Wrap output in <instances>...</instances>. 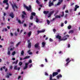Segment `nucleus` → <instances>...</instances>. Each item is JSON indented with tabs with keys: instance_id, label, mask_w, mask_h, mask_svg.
Returning <instances> with one entry per match:
<instances>
[{
	"instance_id": "nucleus-21",
	"label": "nucleus",
	"mask_w": 80,
	"mask_h": 80,
	"mask_svg": "<svg viewBox=\"0 0 80 80\" xmlns=\"http://www.w3.org/2000/svg\"><path fill=\"white\" fill-rule=\"evenodd\" d=\"M31 14L32 16H35L36 13H35V12H32L31 13Z\"/></svg>"
},
{
	"instance_id": "nucleus-33",
	"label": "nucleus",
	"mask_w": 80,
	"mask_h": 80,
	"mask_svg": "<svg viewBox=\"0 0 80 80\" xmlns=\"http://www.w3.org/2000/svg\"><path fill=\"white\" fill-rule=\"evenodd\" d=\"M75 7L76 8H79V6H78V5H76L75 6Z\"/></svg>"
},
{
	"instance_id": "nucleus-23",
	"label": "nucleus",
	"mask_w": 80,
	"mask_h": 80,
	"mask_svg": "<svg viewBox=\"0 0 80 80\" xmlns=\"http://www.w3.org/2000/svg\"><path fill=\"white\" fill-rule=\"evenodd\" d=\"M47 23L48 25H49L50 23V21L48 20H47Z\"/></svg>"
},
{
	"instance_id": "nucleus-12",
	"label": "nucleus",
	"mask_w": 80,
	"mask_h": 80,
	"mask_svg": "<svg viewBox=\"0 0 80 80\" xmlns=\"http://www.w3.org/2000/svg\"><path fill=\"white\" fill-rule=\"evenodd\" d=\"M31 35H32V32L30 31L28 34V37H30V36H31Z\"/></svg>"
},
{
	"instance_id": "nucleus-42",
	"label": "nucleus",
	"mask_w": 80,
	"mask_h": 80,
	"mask_svg": "<svg viewBox=\"0 0 80 80\" xmlns=\"http://www.w3.org/2000/svg\"><path fill=\"white\" fill-rule=\"evenodd\" d=\"M28 63H25V66L27 67H28Z\"/></svg>"
},
{
	"instance_id": "nucleus-54",
	"label": "nucleus",
	"mask_w": 80,
	"mask_h": 80,
	"mask_svg": "<svg viewBox=\"0 0 80 80\" xmlns=\"http://www.w3.org/2000/svg\"><path fill=\"white\" fill-rule=\"evenodd\" d=\"M9 7V6H7V7H6L5 8L6 10H7L8 9V8Z\"/></svg>"
},
{
	"instance_id": "nucleus-39",
	"label": "nucleus",
	"mask_w": 80,
	"mask_h": 80,
	"mask_svg": "<svg viewBox=\"0 0 80 80\" xmlns=\"http://www.w3.org/2000/svg\"><path fill=\"white\" fill-rule=\"evenodd\" d=\"M22 13L23 14V15H27V14H26V12H25V11H23Z\"/></svg>"
},
{
	"instance_id": "nucleus-15",
	"label": "nucleus",
	"mask_w": 80,
	"mask_h": 80,
	"mask_svg": "<svg viewBox=\"0 0 80 80\" xmlns=\"http://www.w3.org/2000/svg\"><path fill=\"white\" fill-rule=\"evenodd\" d=\"M45 44H46V43H45V42H42V48L45 47Z\"/></svg>"
},
{
	"instance_id": "nucleus-34",
	"label": "nucleus",
	"mask_w": 80,
	"mask_h": 80,
	"mask_svg": "<svg viewBox=\"0 0 80 80\" xmlns=\"http://www.w3.org/2000/svg\"><path fill=\"white\" fill-rule=\"evenodd\" d=\"M15 48L14 47H13L12 48H11L10 49V51H13L14 49Z\"/></svg>"
},
{
	"instance_id": "nucleus-49",
	"label": "nucleus",
	"mask_w": 80,
	"mask_h": 80,
	"mask_svg": "<svg viewBox=\"0 0 80 80\" xmlns=\"http://www.w3.org/2000/svg\"><path fill=\"white\" fill-rule=\"evenodd\" d=\"M32 60L30 59L29 61V63H32Z\"/></svg>"
},
{
	"instance_id": "nucleus-5",
	"label": "nucleus",
	"mask_w": 80,
	"mask_h": 80,
	"mask_svg": "<svg viewBox=\"0 0 80 80\" xmlns=\"http://www.w3.org/2000/svg\"><path fill=\"white\" fill-rule=\"evenodd\" d=\"M45 29H43L41 31H37V32L38 34H39V33H43V32H45Z\"/></svg>"
},
{
	"instance_id": "nucleus-64",
	"label": "nucleus",
	"mask_w": 80,
	"mask_h": 80,
	"mask_svg": "<svg viewBox=\"0 0 80 80\" xmlns=\"http://www.w3.org/2000/svg\"><path fill=\"white\" fill-rule=\"evenodd\" d=\"M23 25L24 27H27V24H26V23L24 24Z\"/></svg>"
},
{
	"instance_id": "nucleus-9",
	"label": "nucleus",
	"mask_w": 80,
	"mask_h": 80,
	"mask_svg": "<svg viewBox=\"0 0 80 80\" xmlns=\"http://www.w3.org/2000/svg\"><path fill=\"white\" fill-rule=\"evenodd\" d=\"M28 47L29 48H31V47H32V43L31 42L28 43Z\"/></svg>"
},
{
	"instance_id": "nucleus-46",
	"label": "nucleus",
	"mask_w": 80,
	"mask_h": 80,
	"mask_svg": "<svg viewBox=\"0 0 80 80\" xmlns=\"http://www.w3.org/2000/svg\"><path fill=\"white\" fill-rule=\"evenodd\" d=\"M28 68V67L27 66H25L23 68V70H25V69H27Z\"/></svg>"
},
{
	"instance_id": "nucleus-52",
	"label": "nucleus",
	"mask_w": 80,
	"mask_h": 80,
	"mask_svg": "<svg viewBox=\"0 0 80 80\" xmlns=\"http://www.w3.org/2000/svg\"><path fill=\"white\" fill-rule=\"evenodd\" d=\"M68 48H70V44H68Z\"/></svg>"
},
{
	"instance_id": "nucleus-16",
	"label": "nucleus",
	"mask_w": 80,
	"mask_h": 80,
	"mask_svg": "<svg viewBox=\"0 0 80 80\" xmlns=\"http://www.w3.org/2000/svg\"><path fill=\"white\" fill-rule=\"evenodd\" d=\"M50 80H57V79H52V74H50Z\"/></svg>"
},
{
	"instance_id": "nucleus-27",
	"label": "nucleus",
	"mask_w": 80,
	"mask_h": 80,
	"mask_svg": "<svg viewBox=\"0 0 80 80\" xmlns=\"http://www.w3.org/2000/svg\"><path fill=\"white\" fill-rule=\"evenodd\" d=\"M22 64H23V63H22V62H19V65L20 66H21V65H22Z\"/></svg>"
},
{
	"instance_id": "nucleus-32",
	"label": "nucleus",
	"mask_w": 80,
	"mask_h": 80,
	"mask_svg": "<svg viewBox=\"0 0 80 80\" xmlns=\"http://www.w3.org/2000/svg\"><path fill=\"white\" fill-rule=\"evenodd\" d=\"M70 60V58H68L66 60V62H68V61H69V60Z\"/></svg>"
},
{
	"instance_id": "nucleus-61",
	"label": "nucleus",
	"mask_w": 80,
	"mask_h": 80,
	"mask_svg": "<svg viewBox=\"0 0 80 80\" xmlns=\"http://www.w3.org/2000/svg\"><path fill=\"white\" fill-rule=\"evenodd\" d=\"M45 60L46 61V62H48V61H47V58H45Z\"/></svg>"
},
{
	"instance_id": "nucleus-20",
	"label": "nucleus",
	"mask_w": 80,
	"mask_h": 80,
	"mask_svg": "<svg viewBox=\"0 0 80 80\" xmlns=\"http://www.w3.org/2000/svg\"><path fill=\"white\" fill-rule=\"evenodd\" d=\"M61 18V17L59 15H57L55 17V18Z\"/></svg>"
},
{
	"instance_id": "nucleus-43",
	"label": "nucleus",
	"mask_w": 80,
	"mask_h": 80,
	"mask_svg": "<svg viewBox=\"0 0 80 80\" xmlns=\"http://www.w3.org/2000/svg\"><path fill=\"white\" fill-rule=\"evenodd\" d=\"M57 72H58V73H59V72H61V70H60V69H58Z\"/></svg>"
},
{
	"instance_id": "nucleus-25",
	"label": "nucleus",
	"mask_w": 80,
	"mask_h": 80,
	"mask_svg": "<svg viewBox=\"0 0 80 80\" xmlns=\"http://www.w3.org/2000/svg\"><path fill=\"white\" fill-rule=\"evenodd\" d=\"M73 33V30H71L69 32H68L69 33Z\"/></svg>"
},
{
	"instance_id": "nucleus-2",
	"label": "nucleus",
	"mask_w": 80,
	"mask_h": 80,
	"mask_svg": "<svg viewBox=\"0 0 80 80\" xmlns=\"http://www.w3.org/2000/svg\"><path fill=\"white\" fill-rule=\"evenodd\" d=\"M24 7L26 8L28 11H30L31 12H32V6L31 5H29V7L25 5Z\"/></svg>"
},
{
	"instance_id": "nucleus-51",
	"label": "nucleus",
	"mask_w": 80,
	"mask_h": 80,
	"mask_svg": "<svg viewBox=\"0 0 80 80\" xmlns=\"http://www.w3.org/2000/svg\"><path fill=\"white\" fill-rule=\"evenodd\" d=\"M27 42H28V43H31V42H30V39H29V40H28L27 41Z\"/></svg>"
},
{
	"instance_id": "nucleus-53",
	"label": "nucleus",
	"mask_w": 80,
	"mask_h": 80,
	"mask_svg": "<svg viewBox=\"0 0 80 80\" xmlns=\"http://www.w3.org/2000/svg\"><path fill=\"white\" fill-rule=\"evenodd\" d=\"M69 63L68 62H67L65 64V66H67L68 65V64Z\"/></svg>"
},
{
	"instance_id": "nucleus-3",
	"label": "nucleus",
	"mask_w": 80,
	"mask_h": 80,
	"mask_svg": "<svg viewBox=\"0 0 80 80\" xmlns=\"http://www.w3.org/2000/svg\"><path fill=\"white\" fill-rule=\"evenodd\" d=\"M53 2H51V0L49 1V5L48 6L49 7H51V6H53Z\"/></svg>"
},
{
	"instance_id": "nucleus-50",
	"label": "nucleus",
	"mask_w": 80,
	"mask_h": 80,
	"mask_svg": "<svg viewBox=\"0 0 80 80\" xmlns=\"http://www.w3.org/2000/svg\"><path fill=\"white\" fill-rule=\"evenodd\" d=\"M15 51H14L13 52H12V55H15Z\"/></svg>"
},
{
	"instance_id": "nucleus-55",
	"label": "nucleus",
	"mask_w": 80,
	"mask_h": 80,
	"mask_svg": "<svg viewBox=\"0 0 80 80\" xmlns=\"http://www.w3.org/2000/svg\"><path fill=\"white\" fill-rule=\"evenodd\" d=\"M8 30L7 29V28H5V29H4V31L5 32H7Z\"/></svg>"
},
{
	"instance_id": "nucleus-28",
	"label": "nucleus",
	"mask_w": 80,
	"mask_h": 80,
	"mask_svg": "<svg viewBox=\"0 0 80 80\" xmlns=\"http://www.w3.org/2000/svg\"><path fill=\"white\" fill-rule=\"evenodd\" d=\"M36 22H37V23H38V22H39V20H38V18H36Z\"/></svg>"
},
{
	"instance_id": "nucleus-41",
	"label": "nucleus",
	"mask_w": 80,
	"mask_h": 80,
	"mask_svg": "<svg viewBox=\"0 0 80 80\" xmlns=\"http://www.w3.org/2000/svg\"><path fill=\"white\" fill-rule=\"evenodd\" d=\"M18 22L20 23V24H22V22H21V21L20 20H18Z\"/></svg>"
},
{
	"instance_id": "nucleus-31",
	"label": "nucleus",
	"mask_w": 80,
	"mask_h": 80,
	"mask_svg": "<svg viewBox=\"0 0 80 80\" xmlns=\"http://www.w3.org/2000/svg\"><path fill=\"white\" fill-rule=\"evenodd\" d=\"M51 16H52V15H51L50 13L48 14V18H50V17H51Z\"/></svg>"
},
{
	"instance_id": "nucleus-1",
	"label": "nucleus",
	"mask_w": 80,
	"mask_h": 80,
	"mask_svg": "<svg viewBox=\"0 0 80 80\" xmlns=\"http://www.w3.org/2000/svg\"><path fill=\"white\" fill-rule=\"evenodd\" d=\"M56 38H58L59 40V41H62V40L63 41L65 40H67V38H66L64 39H61V38H62V37L60 36L59 35H57L56 36Z\"/></svg>"
},
{
	"instance_id": "nucleus-7",
	"label": "nucleus",
	"mask_w": 80,
	"mask_h": 80,
	"mask_svg": "<svg viewBox=\"0 0 80 80\" xmlns=\"http://www.w3.org/2000/svg\"><path fill=\"white\" fill-rule=\"evenodd\" d=\"M58 73L57 72H54L52 73V77H55L56 75H58Z\"/></svg>"
},
{
	"instance_id": "nucleus-45",
	"label": "nucleus",
	"mask_w": 80,
	"mask_h": 80,
	"mask_svg": "<svg viewBox=\"0 0 80 80\" xmlns=\"http://www.w3.org/2000/svg\"><path fill=\"white\" fill-rule=\"evenodd\" d=\"M61 27H63V26H64V25L63 24V23H62L61 24Z\"/></svg>"
},
{
	"instance_id": "nucleus-48",
	"label": "nucleus",
	"mask_w": 80,
	"mask_h": 80,
	"mask_svg": "<svg viewBox=\"0 0 80 80\" xmlns=\"http://www.w3.org/2000/svg\"><path fill=\"white\" fill-rule=\"evenodd\" d=\"M23 29L21 30V31L19 32L20 34H21V33H22V32H23Z\"/></svg>"
},
{
	"instance_id": "nucleus-19",
	"label": "nucleus",
	"mask_w": 80,
	"mask_h": 80,
	"mask_svg": "<svg viewBox=\"0 0 80 80\" xmlns=\"http://www.w3.org/2000/svg\"><path fill=\"white\" fill-rule=\"evenodd\" d=\"M8 2V0H4L3 1V3H7Z\"/></svg>"
},
{
	"instance_id": "nucleus-24",
	"label": "nucleus",
	"mask_w": 80,
	"mask_h": 80,
	"mask_svg": "<svg viewBox=\"0 0 80 80\" xmlns=\"http://www.w3.org/2000/svg\"><path fill=\"white\" fill-rule=\"evenodd\" d=\"M54 11H51V12H50L49 14L52 15V14H53V13H54Z\"/></svg>"
},
{
	"instance_id": "nucleus-56",
	"label": "nucleus",
	"mask_w": 80,
	"mask_h": 80,
	"mask_svg": "<svg viewBox=\"0 0 80 80\" xmlns=\"http://www.w3.org/2000/svg\"><path fill=\"white\" fill-rule=\"evenodd\" d=\"M49 41H50V42H53V40H52V38H50L49 39Z\"/></svg>"
},
{
	"instance_id": "nucleus-17",
	"label": "nucleus",
	"mask_w": 80,
	"mask_h": 80,
	"mask_svg": "<svg viewBox=\"0 0 80 80\" xmlns=\"http://www.w3.org/2000/svg\"><path fill=\"white\" fill-rule=\"evenodd\" d=\"M30 57V56H26L24 58H23V60H25L26 59H28V58H29Z\"/></svg>"
},
{
	"instance_id": "nucleus-40",
	"label": "nucleus",
	"mask_w": 80,
	"mask_h": 80,
	"mask_svg": "<svg viewBox=\"0 0 80 80\" xmlns=\"http://www.w3.org/2000/svg\"><path fill=\"white\" fill-rule=\"evenodd\" d=\"M45 75H46V76H48V73L47 72H45V73H44Z\"/></svg>"
},
{
	"instance_id": "nucleus-57",
	"label": "nucleus",
	"mask_w": 80,
	"mask_h": 80,
	"mask_svg": "<svg viewBox=\"0 0 80 80\" xmlns=\"http://www.w3.org/2000/svg\"><path fill=\"white\" fill-rule=\"evenodd\" d=\"M53 32H56V29H53Z\"/></svg>"
},
{
	"instance_id": "nucleus-38",
	"label": "nucleus",
	"mask_w": 80,
	"mask_h": 80,
	"mask_svg": "<svg viewBox=\"0 0 80 80\" xmlns=\"http://www.w3.org/2000/svg\"><path fill=\"white\" fill-rule=\"evenodd\" d=\"M71 28H72V26L70 25H69L68 27V28L69 29H71Z\"/></svg>"
},
{
	"instance_id": "nucleus-62",
	"label": "nucleus",
	"mask_w": 80,
	"mask_h": 80,
	"mask_svg": "<svg viewBox=\"0 0 80 80\" xmlns=\"http://www.w3.org/2000/svg\"><path fill=\"white\" fill-rule=\"evenodd\" d=\"M6 77L7 78H8L10 77V76H9L8 74V75L6 76Z\"/></svg>"
},
{
	"instance_id": "nucleus-4",
	"label": "nucleus",
	"mask_w": 80,
	"mask_h": 80,
	"mask_svg": "<svg viewBox=\"0 0 80 80\" xmlns=\"http://www.w3.org/2000/svg\"><path fill=\"white\" fill-rule=\"evenodd\" d=\"M9 17H11L12 18H14V14H13V12H11L9 15Z\"/></svg>"
},
{
	"instance_id": "nucleus-14",
	"label": "nucleus",
	"mask_w": 80,
	"mask_h": 80,
	"mask_svg": "<svg viewBox=\"0 0 80 80\" xmlns=\"http://www.w3.org/2000/svg\"><path fill=\"white\" fill-rule=\"evenodd\" d=\"M31 52V50L30 49L28 51V53L29 55H32V52Z\"/></svg>"
},
{
	"instance_id": "nucleus-63",
	"label": "nucleus",
	"mask_w": 80,
	"mask_h": 80,
	"mask_svg": "<svg viewBox=\"0 0 80 80\" xmlns=\"http://www.w3.org/2000/svg\"><path fill=\"white\" fill-rule=\"evenodd\" d=\"M73 5H74V3H72L71 4L70 6H72Z\"/></svg>"
},
{
	"instance_id": "nucleus-58",
	"label": "nucleus",
	"mask_w": 80,
	"mask_h": 80,
	"mask_svg": "<svg viewBox=\"0 0 80 80\" xmlns=\"http://www.w3.org/2000/svg\"><path fill=\"white\" fill-rule=\"evenodd\" d=\"M10 35H11V37H13V33H12V32H10Z\"/></svg>"
},
{
	"instance_id": "nucleus-6",
	"label": "nucleus",
	"mask_w": 80,
	"mask_h": 80,
	"mask_svg": "<svg viewBox=\"0 0 80 80\" xmlns=\"http://www.w3.org/2000/svg\"><path fill=\"white\" fill-rule=\"evenodd\" d=\"M12 9H13V10H15V8L14 7H15L16 8H18V7L17 6V5H16V4H14L13 5L12 4Z\"/></svg>"
},
{
	"instance_id": "nucleus-44",
	"label": "nucleus",
	"mask_w": 80,
	"mask_h": 80,
	"mask_svg": "<svg viewBox=\"0 0 80 80\" xmlns=\"http://www.w3.org/2000/svg\"><path fill=\"white\" fill-rule=\"evenodd\" d=\"M36 2L38 4H40V2L38 1V0H36Z\"/></svg>"
},
{
	"instance_id": "nucleus-13",
	"label": "nucleus",
	"mask_w": 80,
	"mask_h": 80,
	"mask_svg": "<svg viewBox=\"0 0 80 80\" xmlns=\"http://www.w3.org/2000/svg\"><path fill=\"white\" fill-rule=\"evenodd\" d=\"M38 45H39V43H38L34 45V47L35 48H38Z\"/></svg>"
},
{
	"instance_id": "nucleus-36",
	"label": "nucleus",
	"mask_w": 80,
	"mask_h": 80,
	"mask_svg": "<svg viewBox=\"0 0 80 80\" xmlns=\"http://www.w3.org/2000/svg\"><path fill=\"white\" fill-rule=\"evenodd\" d=\"M62 15H61V17H63V16H64V12H62Z\"/></svg>"
},
{
	"instance_id": "nucleus-11",
	"label": "nucleus",
	"mask_w": 80,
	"mask_h": 80,
	"mask_svg": "<svg viewBox=\"0 0 80 80\" xmlns=\"http://www.w3.org/2000/svg\"><path fill=\"white\" fill-rule=\"evenodd\" d=\"M43 14H45V15H47V14L49 13V11H45L43 12Z\"/></svg>"
},
{
	"instance_id": "nucleus-59",
	"label": "nucleus",
	"mask_w": 80,
	"mask_h": 80,
	"mask_svg": "<svg viewBox=\"0 0 80 80\" xmlns=\"http://www.w3.org/2000/svg\"><path fill=\"white\" fill-rule=\"evenodd\" d=\"M65 6H64L62 8L63 10H65Z\"/></svg>"
},
{
	"instance_id": "nucleus-10",
	"label": "nucleus",
	"mask_w": 80,
	"mask_h": 80,
	"mask_svg": "<svg viewBox=\"0 0 80 80\" xmlns=\"http://www.w3.org/2000/svg\"><path fill=\"white\" fill-rule=\"evenodd\" d=\"M62 75L60 74H59V75H57V78L58 79H59L60 78H62Z\"/></svg>"
},
{
	"instance_id": "nucleus-26",
	"label": "nucleus",
	"mask_w": 80,
	"mask_h": 80,
	"mask_svg": "<svg viewBox=\"0 0 80 80\" xmlns=\"http://www.w3.org/2000/svg\"><path fill=\"white\" fill-rule=\"evenodd\" d=\"M24 53L25 52L23 51H22V52L21 53V55H23Z\"/></svg>"
},
{
	"instance_id": "nucleus-37",
	"label": "nucleus",
	"mask_w": 80,
	"mask_h": 80,
	"mask_svg": "<svg viewBox=\"0 0 80 80\" xmlns=\"http://www.w3.org/2000/svg\"><path fill=\"white\" fill-rule=\"evenodd\" d=\"M8 55H10V51H8Z\"/></svg>"
},
{
	"instance_id": "nucleus-8",
	"label": "nucleus",
	"mask_w": 80,
	"mask_h": 80,
	"mask_svg": "<svg viewBox=\"0 0 80 80\" xmlns=\"http://www.w3.org/2000/svg\"><path fill=\"white\" fill-rule=\"evenodd\" d=\"M63 2V0H59V1L57 4V5H61V3Z\"/></svg>"
},
{
	"instance_id": "nucleus-22",
	"label": "nucleus",
	"mask_w": 80,
	"mask_h": 80,
	"mask_svg": "<svg viewBox=\"0 0 80 80\" xmlns=\"http://www.w3.org/2000/svg\"><path fill=\"white\" fill-rule=\"evenodd\" d=\"M14 34L15 36H17L18 35V32H16V31L14 32Z\"/></svg>"
},
{
	"instance_id": "nucleus-35",
	"label": "nucleus",
	"mask_w": 80,
	"mask_h": 80,
	"mask_svg": "<svg viewBox=\"0 0 80 80\" xmlns=\"http://www.w3.org/2000/svg\"><path fill=\"white\" fill-rule=\"evenodd\" d=\"M33 18V16L32 15L31 16L30 19V20H32Z\"/></svg>"
},
{
	"instance_id": "nucleus-29",
	"label": "nucleus",
	"mask_w": 80,
	"mask_h": 80,
	"mask_svg": "<svg viewBox=\"0 0 80 80\" xmlns=\"http://www.w3.org/2000/svg\"><path fill=\"white\" fill-rule=\"evenodd\" d=\"M14 70H17V66H15L14 67Z\"/></svg>"
},
{
	"instance_id": "nucleus-47",
	"label": "nucleus",
	"mask_w": 80,
	"mask_h": 80,
	"mask_svg": "<svg viewBox=\"0 0 80 80\" xmlns=\"http://www.w3.org/2000/svg\"><path fill=\"white\" fill-rule=\"evenodd\" d=\"M22 18H25V16L23 14H22Z\"/></svg>"
},
{
	"instance_id": "nucleus-60",
	"label": "nucleus",
	"mask_w": 80,
	"mask_h": 80,
	"mask_svg": "<svg viewBox=\"0 0 80 80\" xmlns=\"http://www.w3.org/2000/svg\"><path fill=\"white\" fill-rule=\"evenodd\" d=\"M12 66H10L9 67V68L10 69V70H11V69H12Z\"/></svg>"
},
{
	"instance_id": "nucleus-18",
	"label": "nucleus",
	"mask_w": 80,
	"mask_h": 80,
	"mask_svg": "<svg viewBox=\"0 0 80 80\" xmlns=\"http://www.w3.org/2000/svg\"><path fill=\"white\" fill-rule=\"evenodd\" d=\"M18 60H17L16 61V62H12V64H17V63H18Z\"/></svg>"
},
{
	"instance_id": "nucleus-30",
	"label": "nucleus",
	"mask_w": 80,
	"mask_h": 80,
	"mask_svg": "<svg viewBox=\"0 0 80 80\" xmlns=\"http://www.w3.org/2000/svg\"><path fill=\"white\" fill-rule=\"evenodd\" d=\"M21 42H18L17 44H16V47H18L20 44Z\"/></svg>"
}]
</instances>
